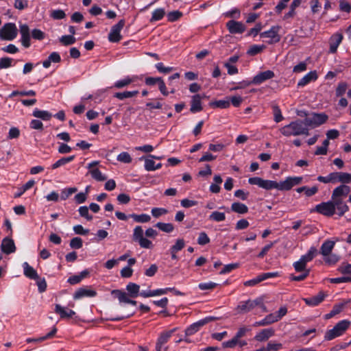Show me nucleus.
Listing matches in <instances>:
<instances>
[{
    "label": "nucleus",
    "instance_id": "14",
    "mask_svg": "<svg viewBox=\"0 0 351 351\" xmlns=\"http://www.w3.org/2000/svg\"><path fill=\"white\" fill-rule=\"evenodd\" d=\"M278 31V26H273L269 30L265 31V42L269 44L278 42L280 40Z\"/></svg>",
    "mask_w": 351,
    "mask_h": 351
},
{
    "label": "nucleus",
    "instance_id": "21",
    "mask_svg": "<svg viewBox=\"0 0 351 351\" xmlns=\"http://www.w3.org/2000/svg\"><path fill=\"white\" fill-rule=\"evenodd\" d=\"M176 328L161 333L156 343V351H161L162 346L168 341Z\"/></svg>",
    "mask_w": 351,
    "mask_h": 351
},
{
    "label": "nucleus",
    "instance_id": "40",
    "mask_svg": "<svg viewBox=\"0 0 351 351\" xmlns=\"http://www.w3.org/2000/svg\"><path fill=\"white\" fill-rule=\"evenodd\" d=\"M348 84L345 82H341L337 84L335 90V95L337 97H342L348 89Z\"/></svg>",
    "mask_w": 351,
    "mask_h": 351
},
{
    "label": "nucleus",
    "instance_id": "43",
    "mask_svg": "<svg viewBox=\"0 0 351 351\" xmlns=\"http://www.w3.org/2000/svg\"><path fill=\"white\" fill-rule=\"evenodd\" d=\"M226 219L225 213L218 212V211H214L213 212L210 216L209 219L211 221L220 222L224 221Z\"/></svg>",
    "mask_w": 351,
    "mask_h": 351
},
{
    "label": "nucleus",
    "instance_id": "20",
    "mask_svg": "<svg viewBox=\"0 0 351 351\" xmlns=\"http://www.w3.org/2000/svg\"><path fill=\"white\" fill-rule=\"evenodd\" d=\"M1 248L2 252L7 254L13 253L16 250V247L14 241L8 237L4 238L3 239L1 245Z\"/></svg>",
    "mask_w": 351,
    "mask_h": 351
},
{
    "label": "nucleus",
    "instance_id": "18",
    "mask_svg": "<svg viewBox=\"0 0 351 351\" xmlns=\"http://www.w3.org/2000/svg\"><path fill=\"white\" fill-rule=\"evenodd\" d=\"M97 295V292L89 288H81L75 291L73 298L79 300L83 298H93Z\"/></svg>",
    "mask_w": 351,
    "mask_h": 351
},
{
    "label": "nucleus",
    "instance_id": "50",
    "mask_svg": "<svg viewBox=\"0 0 351 351\" xmlns=\"http://www.w3.org/2000/svg\"><path fill=\"white\" fill-rule=\"evenodd\" d=\"M60 41L64 45H69L75 42V38L72 35H66L60 38Z\"/></svg>",
    "mask_w": 351,
    "mask_h": 351
},
{
    "label": "nucleus",
    "instance_id": "27",
    "mask_svg": "<svg viewBox=\"0 0 351 351\" xmlns=\"http://www.w3.org/2000/svg\"><path fill=\"white\" fill-rule=\"evenodd\" d=\"M335 245V241L330 240L325 241L321 246L320 254L322 256H326L328 255V254L332 253V250L334 248Z\"/></svg>",
    "mask_w": 351,
    "mask_h": 351
},
{
    "label": "nucleus",
    "instance_id": "25",
    "mask_svg": "<svg viewBox=\"0 0 351 351\" xmlns=\"http://www.w3.org/2000/svg\"><path fill=\"white\" fill-rule=\"evenodd\" d=\"M343 36L341 34H336L331 36L330 39V52L334 53L341 43Z\"/></svg>",
    "mask_w": 351,
    "mask_h": 351
},
{
    "label": "nucleus",
    "instance_id": "34",
    "mask_svg": "<svg viewBox=\"0 0 351 351\" xmlns=\"http://www.w3.org/2000/svg\"><path fill=\"white\" fill-rule=\"evenodd\" d=\"M74 158H75V156H69V157L62 158L59 159L58 160H57L55 163H53L51 165V168L53 169H57V168H58L60 167L64 166L66 164H67V163L71 162L72 160H73Z\"/></svg>",
    "mask_w": 351,
    "mask_h": 351
},
{
    "label": "nucleus",
    "instance_id": "44",
    "mask_svg": "<svg viewBox=\"0 0 351 351\" xmlns=\"http://www.w3.org/2000/svg\"><path fill=\"white\" fill-rule=\"evenodd\" d=\"M117 159L118 161L123 163H130L132 160L130 154L126 152H123L120 153L117 156Z\"/></svg>",
    "mask_w": 351,
    "mask_h": 351
},
{
    "label": "nucleus",
    "instance_id": "28",
    "mask_svg": "<svg viewBox=\"0 0 351 351\" xmlns=\"http://www.w3.org/2000/svg\"><path fill=\"white\" fill-rule=\"evenodd\" d=\"M23 273L25 276L31 279L38 278V274L36 271L31 267L27 262L23 263Z\"/></svg>",
    "mask_w": 351,
    "mask_h": 351
},
{
    "label": "nucleus",
    "instance_id": "6",
    "mask_svg": "<svg viewBox=\"0 0 351 351\" xmlns=\"http://www.w3.org/2000/svg\"><path fill=\"white\" fill-rule=\"evenodd\" d=\"M333 200L322 202L315 206L313 211L317 212L326 217H331L337 212V205Z\"/></svg>",
    "mask_w": 351,
    "mask_h": 351
},
{
    "label": "nucleus",
    "instance_id": "33",
    "mask_svg": "<svg viewBox=\"0 0 351 351\" xmlns=\"http://www.w3.org/2000/svg\"><path fill=\"white\" fill-rule=\"evenodd\" d=\"M317 249L315 247H311L308 252L300 257V260L306 264L311 261L317 254Z\"/></svg>",
    "mask_w": 351,
    "mask_h": 351
},
{
    "label": "nucleus",
    "instance_id": "49",
    "mask_svg": "<svg viewBox=\"0 0 351 351\" xmlns=\"http://www.w3.org/2000/svg\"><path fill=\"white\" fill-rule=\"evenodd\" d=\"M77 191V189L75 187L64 189L61 192L62 199H66L70 195Z\"/></svg>",
    "mask_w": 351,
    "mask_h": 351
},
{
    "label": "nucleus",
    "instance_id": "42",
    "mask_svg": "<svg viewBox=\"0 0 351 351\" xmlns=\"http://www.w3.org/2000/svg\"><path fill=\"white\" fill-rule=\"evenodd\" d=\"M323 257L324 262L328 265H335L339 260V256L332 253H330L326 256H323Z\"/></svg>",
    "mask_w": 351,
    "mask_h": 351
},
{
    "label": "nucleus",
    "instance_id": "52",
    "mask_svg": "<svg viewBox=\"0 0 351 351\" xmlns=\"http://www.w3.org/2000/svg\"><path fill=\"white\" fill-rule=\"evenodd\" d=\"M340 182L346 185L351 183V173L340 172Z\"/></svg>",
    "mask_w": 351,
    "mask_h": 351
},
{
    "label": "nucleus",
    "instance_id": "36",
    "mask_svg": "<svg viewBox=\"0 0 351 351\" xmlns=\"http://www.w3.org/2000/svg\"><path fill=\"white\" fill-rule=\"evenodd\" d=\"M296 191L298 193H302L304 191L307 197H311L318 191V188L315 186L311 188H308L307 186H302L298 188Z\"/></svg>",
    "mask_w": 351,
    "mask_h": 351
},
{
    "label": "nucleus",
    "instance_id": "17",
    "mask_svg": "<svg viewBox=\"0 0 351 351\" xmlns=\"http://www.w3.org/2000/svg\"><path fill=\"white\" fill-rule=\"evenodd\" d=\"M204 97V95L202 96L199 94L194 95L192 96L190 108L191 112L195 113L202 110V99Z\"/></svg>",
    "mask_w": 351,
    "mask_h": 351
},
{
    "label": "nucleus",
    "instance_id": "8",
    "mask_svg": "<svg viewBox=\"0 0 351 351\" xmlns=\"http://www.w3.org/2000/svg\"><path fill=\"white\" fill-rule=\"evenodd\" d=\"M144 232L141 226H136L133 230V240L138 242L139 245L143 248L150 249L153 247L152 242L148 239L144 237Z\"/></svg>",
    "mask_w": 351,
    "mask_h": 351
},
{
    "label": "nucleus",
    "instance_id": "32",
    "mask_svg": "<svg viewBox=\"0 0 351 351\" xmlns=\"http://www.w3.org/2000/svg\"><path fill=\"white\" fill-rule=\"evenodd\" d=\"M231 210L237 213L245 214L247 213L248 208L244 204L240 202H234L231 206Z\"/></svg>",
    "mask_w": 351,
    "mask_h": 351
},
{
    "label": "nucleus",
    "instance_id": "19",
    "mask_svg": "<svg viewBox=\"0 0 351 351\" xmlns=\"http://www.w3.org/2000/svg\"><path fill=\"white\" fill-rule=\"evenodd\" d=\"M263 81V73H260L258 75L255 76L252 80V82L250 81H242L239 83H238L237 86L233 87L231 88V90H236L239 89H242L247 87L250 86L251 83L254 84H259L261 83Z\"/></svg>",
    "mask_w": 351,
    "mask_h": 351
},
{
    "label": "nucleus",
    "instance_id": "58",
    "mask_svg": "<svg viewBox=\"0 0 351 351\" xmlns=\"http://www.w3.org/2000/svg\"><path fill=\"white\" fill-rule=\"evenodd\" d=\"M339 9L341 11L350 12L351 10V5L349 2L345 0H341L339 1Z\"/></svg>",
    "mask_w": 351,
    "mask_h": 351
},
{
    "label": "nucleus",
    "instance_id": "22",
    "mask_svg": "<svg viewBox=\"0 0 351 351\" xmlns=\"http://www.w3.org/2000/svg\"><path fill=\"white\" fill-rule=\"evenodd\" d=\"M55 312L57 314H59L60 318L66 319L72 317L75 315V312L71 309H69L66 307L62 306L60 304H56L55 306Z\"/></svg>",
    "mask_w": 351,
    "mask_h": 351
},
{
    "label": "nucleus",
    "instance_id": "16",
    "mask_svg": "<svg viewBox=\"0 0 351 351\" xmlns=\"http://www.w3.org/2000/svg\"><path fill=\"white\" fill-rule=\"evenodd\" d=\"M226 26L231 34H241L245 30L244 24L239 21H230Z\"/></svg>",
    "mask_w": 351,
    "mask_h": 351
},
{
    "label": "nucleus",
    "instance_id": "55",
    "mask_svg": "<svg viewBox=\"0 0 351 351\" xmlns=\"http://www.w3.org/2000/svg\"><path fill=\"white\" fill-rule=\"evenodd\" d=\"M185 245L184 241L182 239H177L176 243L171 247L170 250L176 252L180 251Z\"/></svg>",
    "mask_w": 351,
    "mask_h": 351
},
{
    "label": "nucleus",
    "instance_id": "37",
    "mask_svg": "<svg viewBox=\"0 0 351 351\" xmlns=\"http://www.w3.org/2000/svg\"><path fill=\"white\" fill-rule=\"evenodd\" d=\"M126 289L129 292L130 295L133 298H136L140 293V287L138 285L133 282H130L127 285Z\"/></svg>",
    "mask_w": 351,
    "mask_h": 351
},
{
    "label": "nucleus",
    "instance_id": "15",
    "mask_svg": "<svg viewBox=\"0 0 351 351\" xmlns=\"http://www.w3.org/2000/svg\"><path fill=\"white\" fill-rule=\"evenodd\" d=\"M21 41L22 45L27 48L30 46V34L29 27L26 24L20 25Z\"/></svg>",
    "mask_w": 351,
    "mask_h": 351
},
{
    "label": "nucleus",
    "instance_id": "31",
    "mask_svg": "<svg viewBox=\"0 0 351 351\" xmlns=\"http://www.w3.org/2000/svg\"><path fill=\"white\" fill-rule=\"evenodd\" d=\"M33 115L35 117L41 119L44 121H48L52 117V114L49 112L47 110H38L37 108L34 109L33 112Z\"/></svg>",
    "mask_w": 351,
    "mask_h": 351
},
{
    "label": "nucleus",
    "instance_id": "1",
    "mask_svg": "<svg viewBox=\"0 0 351 351\" xmlns=\"http://www.w3.org/2000/svg\"><path fill=\"white\" fill-rule=\"evenodd\" d=\"M350 187L346 184H341L332 191L331 199L336 203L337 213L339 216H343L349 210L343 199L350 194Z\"/></svg>",
    "mask_w": 351,
    "mask_h": 351
},
{
    "label": "nucleus",
    "instance_id": "63",
    "mask_svg": "<svg viewBox=\"0 0 351 351\" xmlns=\"http://www.w3.org/2000/svg\"><path fill=\"white\" fill-rule=\"evenodd\" d=\"M45 197L48 202H58L59 199V194L56 191H53Z\"/></svg>",
    "mask_w": 351,
    "mask_h": 351
},
{
    "label": "nucleus",
    "instance_id": "23",
    "mask_svg": "<svg viewBox=\"0 0 351 351\" xmlns=\"http://www.w3.org/2000/svg\"><path fill=\"white\" fill-rule=\"evenodd\" d=\"M136 80V77L135 76H126L122 79L117 80L114 84L113 88H123L127 87L131 83L134 82Z\"/></svg>",
    "mask_w": 351,
    "mask_h": 351
},
{
    "label": "nucleus",
    "instance_id": "13",
    "mask_svg": "<svg viewBox=\"0 0 351 351\" xmlns=\"http://www.w3.org/2000/svg\"><path fill=\"white\" fill-rule=\"evenodd\" d=\"M287 313V308L285 306H282L280 309L273 313H270L269 315L265 317V324H270L278 322L280 320L283 316H285Z\"/></svg>",
    "mask_w": 351,
    "mask_h": 351
},
{
    "label": "nucleus",
    "instance_id": "61",
    "mask_svg": "<svg viewBox=\"0 0 351 351\" xmlns=\"http://www.w3.org/2000/svg\"><path fill=\"white\" fill-rule=\"evenodd\" d=\"M79 213L82 217H85L87 220H91L93 217L88 213V208L87 206H81L79 208Z\"/></svg>",
    "mask_w": 351,
    "mask_h": 351
},
{
    "label": "nucleus",
    "instance_id": "7",
    "mask_svg": "<svg viewBox=\"0 0 351 351\" xmlns=\"http://www.w3.org/2000/svg\"><path fill=\"white\" fill-rule=\"evenodd\" d=\"M18 34V29L14 23H5L0 29V38L5 40H13Z\"/></svg>",
    "mask_w": 351,
    "mask_h": 351
},
{
    "label": "nucleus",
    "instance_id": "53",
    "mask_svg": "<svg viewBox=\"0 0 351 351\" xmlns=\"http://www.w3.org/2000/svg\"><path fill=\"white\" fill-rule=\"evenodd\" d=\"M70 246L73 249H80L82 247V240L80 237H75L70 241Z\"/></svg>",
    "mask_w": 351,
    "mask_h": 351
},
{
    "label": "nucleus",
    "instance_id": "24",
    "mask_svg": "<svg viewBox=\"0 0 351 351\" xmlns=\"http://www.w3.org/2000/svg\"><path fill=\"white\" fill-rule=\"evenodd\" d=\"M209 106L213 108L226 109L230 106V99L228 97L219 100H213L209 103Z\"/></svg>",
    "mask_w": 351,
    "mask_h": 351
},
{
    "label": "nucleus",
    "instance_id": "41",
    "mask_svg": "<svg viewBox=\"0 0 351 351\" xmlns=\"http://www.w3.org/2000/svg\"><path fill=\"white\" fill-rule=\"evenodd\" d=\"M156 227L167 233L171 232L174 230L173 226L170 223L158 222L156 224Z\"/></svg>",
    "mask_w": 351,
    "mask_h": 351
},
{
    "label": "nucleus",
    "instance_id": "26",
    "mask_svg": "<svg viewBox=\"0 0 351 351\" xmlns=\"http://www.w3.org/2000/svg\"><path fill=\"white\" fill-rule=\"evenodd\" d=\"M317 79V74L316 71H312L306 74L298 82V86H304L312 81H315Z\"/></svg>",
    "mask_w": 351,
    "mask_h": 351
},
{
    "label": "nucleus",
    "instance_id": "47",
    "mask_svg": "<svg viewBox=\"0 0 351 351\" xmlns=\"http://www.w3.org/2000/svg\"><path fill=\"white\" fill-rule=\"evenodd\" d=\"M282 348V344L280 343H277L274 341H269L266 348H265V351H278Z\"/></svg>",
    "mask_w": 351,
    "mask_h": 351
},
{
    "label": "nucleus",
    "instance_id": "48",
    "mask_svg": "<svg viewBox=\"0 0 351 351\" xmlns=\"http://www.w3.org/2000/svg\"><path fill=\"white\" fill-rule=\"evenodd\" d=\"M294 269L298 272H304V271H309L306 269V264L302 261L300 259L293 264Z\"/></svg>",
    "mask_w": 351,
    "mask_h": 351
},
{
    "label": "nucleus",
    "instance_id": "35",
    "mask_svg": "<svg viewBox=\"0 0 351 351\" xmlns=\"http://www.w3.org/2000/svg\"><path fill=\"white\" fill-rule=\"evenodd\" d=\"M165 14V10L163 8H157L152 12L150 22H154L161 20Z\"/></svg>",
    "mask_w": 351,
    "mask_h": 351
},
{
    "label": "nucleus",
    "instance_id": "3",
    "mask_svg": "<svg viewBox=\"0 0 351 351\" xmlns=\"http://www.w3.org/2000/svg\"><path fill=\"white\" fill-rule=\"evenodd\" d=\"M302 180V177H289L280 182L272 180H265V189H276L280 191H288L293 186L299 184Z\"/></svg>",
    "mask_w": 351,
    "mask_h": 351
},
{
    "label": "nucleus",
    "instance_id": "51",
    "mask_svg": "<svg viewBox=\"0 0 351 351\" xmlns=\"http://www.w3.org/2000/svg\"><path fill=\"white\" fill-rule=\"evenodd\" d=\"M167 210L164 208H153L151 210L152 215L158 218L167 213Z\"/></svg>",
    "mask_w": 351,
    "mask_h": 351
},
{
    "label": "nucleus",
    "instance_id": "10",
    "mask_svg": "<svg viewBox=\"0 0 351 351\" xmlns=\"http://www.w3.org/2000/svg\"><path fill=\"white\" fill-rule=\"evenodd\" d=\"M328 117L324 114H314L311 117H306L304 123L306 127L315 128L323 124L327 120Z\"/></svg>",
    "mask_w": 351,
    "mask_h": 351
},
{
    "label": "nucleus",
    "instance_id": "62",
    "mask_svg": "<svg viewBox=\"0 0 351 351\" xmlns=\"http://www.w3.org/2000/svg\"><path fill=\"white\" fill-rule=\"evenodd\" d=\"M144 166L147 171H155V162L152 159L146 158Z\"/></svg>",
    "mask_w": 351,
    "mask_h": 351
},
{
    "label": "nucleus",
    "instance_id": "11",
    "mask_svg": "<svg viewBox=\"0 0 351 351\" xmlns=\"http://www.w3.org/2000/svg\"><path fill=\"white\" fill-rule=\"evenodd\" d=\"M99 161H93L88 164L87 168L88 169L89 173L91 175L92 178L97 181H104L106 180L107 177L104 175L99 169L96 168V166L99 165Z\"/></svg>",
    "mask_w": 351,
    "mask_h": 351
},
{
    "label": "nucleus",
    "instance_id": "2",
    "mask_svg": "<svg viewBox=\"0 0 351 351\" xmlns=\"http://www.w3.org/2000/svg\"><path fill=\"white\" fill-rule=\"evenodd\" d=\"M281 134L285 136L308 135V128L306 127L304 121L297 120L291 122L280 128Z\"/></svg>",
    "mask_w": 351,
    "mask_h": 351
},
{
    "label": "nucleus",
    "instance_id": "4",
    "mask_svg": "<svg viewBox=\"0 0 351 351\" xmlns=\"http://www.w3.org/2000/svg\"><path fill=\"white\" fill-rule=\"evenodd\" d=\"M350 326V322L343 319L339 322L332 329L326 332L324 339L330 341L344 334Z\"/></svg>",
    "mask_w": 351,
    "mask_h": 351
},
{
    "label": "nucleus",
    "instance_id": "39",
    "mask_svg": "<svg viewBox=\"0 0 351 351\" xmlns=\"http://www.w3.org/2000/svg\"><path fill=\"white\" fill-rule=\"evenodd\" d=\"M138 90L133 91H125L122 93H117L114 94V97L120 100H123L126 98H130L136 96L138 94Z\"/></svg>",
    "mask_w": 351,
    "mask_h": 351
},
{
    "label": "nucleus",
    "instance_id": "57",
    "mask_svg": "<svg viewBox=\"0 0 351 351\" xmlns=\"http://www.w3.org/2000/svg\"><path fill=\"white\" fill-rule=\"evenodd\" d=\"M50 15L54 19H62L65 17V13L62 10H52Z\"/></svg>",
    "mask_w": 351,
    "mask_h": 351
},
{
    "label": "nucleus",
    "instance_id": "54",
    "mask_svg": "<svg viewBox=\"0 0 351 351\" xmlns=\"http://www.w3.org/2000/svg\"><path fill=\"white\" fill-rule=\"evenodd\" d=\"M209 242L210 239L206 234V233H205L204 232H200L197 239L198 244L203 245L208 243Z\"/></svg>",
    "mask_w": 351,
    "mask_h": 351
},
{
    "label": "nucleus",
    "instance_id": "38",
    "mask_svg": "<svg viewBox=\"0 0 351 351\" xmlns=\"http://www.w3.org/2000/svg\"><path fill=\"white\" fill-rule=\"evenodd\" d=\"M130 217L138 223H147L151 220V217L147 214H132L130 215Z\"/></svg>",
    "mask_w": 351,
    "mask_h": 351
},
{
    "label": "nucleus",
    "instance_id": "46",
    "mask_svg": "<svg viewBox=\"0 0 351 351\" xmlns=\"http://www.w3.org/2000/svg\"><path fill=\"white\" fill-rule=\"evenodd\" d=\"M272 110H273V114L274 121L276 123H279L281 121L283 120V116L282 115L280 109L276 105L272 106Z\"/></svg>",
    "mask_w": 351,
    "mask_h": 351
},
{
    "label": "nucleus",
    "instance_id": "45",
    "mask_svg": "<svg viewBox=\"0 0 351 351\" xmlns=\"http://www.w3.org/2000/svg\"><path fill=\"white\" fill-rule=\"evenodd\" d=\"M112 293L116 295L120 302L128 303L130 302L129 298L127 294L123 291L119 290H114L112 291Z\"/></svg>",
    "mask_w": 351,
    "mask_h": 351
},
{
    "label": "nucleus",
    "instance_id": "60",
    "mask_svg": "<svg viewBox=\"0 0 351 351\" xmlns=\"http://www.w3.org/2000/svg\"><path fill=\"white\" fill-rule=\"evenodd\" d=\"M156 68L160 73H168L173 71V67L165 66L162 63L159 62L156 64Z\"/></svg>",
    "mask_w": 351,
    "mask_h": 351
},
{
    "label": "nucleus",
    "instance_id": "5",
    "mask_svg": "<svg viewBox=\"0 0 351 351\" xmlns=\"http://www.w3.org/2000/svg\"><path fill=\"white\" fill-rule=\"evenodd\" d=\"M263 306V299L258 298L255 300H249L240 302L235 308V312L237 314H245L256 307Z\"/></svg>",
    "mask_w": 351,
    "mask_h": 351
},
{
    "label": "nucleus",
    "instance_id": "56",
    "mask_svg": "<svg viewBox=\"0 0 351 351\" xmlns=\"http://www.w3.org/2000/svg\"><path fill=\"white\" fill-rule=\"evenodd\" d=\"M36 280L39 292H44L47 289V282L45 278H40L38 276V278H36Z\"/></svg>",
    "mask_w": 351,
    "mask_h": 351
},
{
    "label": "nucleus",
    "instance_id": "12",
    "mask_svg": "<svg viewBox=\"0 0 351 351\" xmlns=\"http://www.w3.org/2000/svg\"><path fill=\"white\" fill-rule=\"evenodd\" d=\"M215 318L213 317H207L198 322L191 324L186 330V335L189 336L195 334L197 332L202 326L205 325L206 324L214 320Z\"/></svg>",
    "mask_w": 351,
    "mask_h": 351
},
{
    "label": "nucleus",
    "instance_id": "64",
    "mask_svg": "<svg viewBox=\"0 0 351 351\" xmlns=\"http://www.w3.org/2000/svg\"><path fill=\"white\" fill-rule=\"evenodd\" d=\"M182 13L179 11L170 12L167 14V19L169 21H175L181 17Z\"/></svg>",
    "mask_w": 351,
    "mask_h": 351
},
{
    "label": "nucleus",
    "instance_id": "59",
    "mask_svg": "<svg viewBox=\"0 0 351 351\" xmlns=\"http://www.w3.org/2000/svg\"><path fill=\"white\" fill-rule=\"evenodd\" d=\"M229 99L230 104H232L234 107L239 106L243 101V98L239 95H234Z\"/></svg>",
    "mask_w": 351,
    "mask_h": 351
},
{
    "label": "nucleus",
    "instance_id": "30",
    "mask_svg": "<svg viewBox=\"0 0 351 351\" xmlns=\"http://www.w3.org/2000/svg\"><path fill=\"white\" fill-rule=\"evenodd\" d=\"M247 344V342L244 340H238L234 337L231 340L224 341L222 345L223 348H234L236 346L243 347Z\"/></svg>",
    "mask_w": 351,
    "mask_h": 351
},
{
    "label": "nucleus",
    "instance_id": "29",
    "mask_svg": "<svg viewBox=\"0 0 351 351\" xmlns=\"http://www.w3.org/2000/svg\"><path fill=\"white\" fill-rule=\"evenodd\" d=\"M324 294L323 293H319L318 295L315 296L304 298V300L306 304L315 306L321 303L324 300Z\"/></svg>",
    "mask_w": 351,
    "mask_h": 351
},
{
    "label": "nucleus",
    "instance_id": "9",
    "mask_svg": "<svg viewBox=\"0 0 351 351\" xmlns=\"http://www.w3.org/2000/svg\"><path fill=\"white\" fill-rule=\"evenodd\" d=\"M125 25V21L120 20L118 23L111 27L108 34V40L112 43L119 42L121 39V31Z\"/></svg>",
    "mask_w": 351,
    "mask_h": 351
}]
</instances>
